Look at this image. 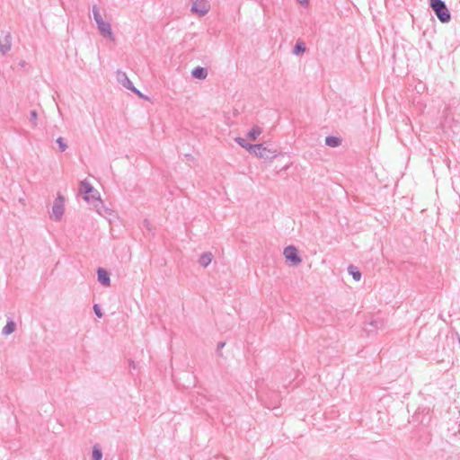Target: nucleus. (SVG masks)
I'll list each match as a JSON object with an SVG mask.
<instances>
[{"label": "nucleus", "instance_id": "9d476101", "mask_svg": "<svg viewBox=\"0 0 460 460\" xmlns=\"http://www.w3.org/2000/svg\"><path fill=\"white\" fill-rule=\"evenodd\" d=\"M1 34L4 35V38H0V52L3 55H5L11 49L12 37L10 32L4 33V31H2Z\"/></svg>", "mask_w": 460, "mask_h": 460}, {"label": "nucleus", "instance_id": "7c9ffc66", "mask_svg": "<svg viewBox=\"0 0 460 460\" xmlns=\"http://www.w3.org/2000/svg\"><path fill=\"white\" fill-rule=\"evenodd\" d=\"M424 419H425V416H424L421 420H420V423H424V421H425V420H424Z\"/></svg>", "mask_w": 460, "mask_h": 460}, {"label": "nucleus", "instance_id": "f03ea898", "mask_svg": "<svg viewBox=\"0 0 460 460\" xmlns=\"http://www.w3.org/2000/svg\"><path fill=\"white\" fill-rule=\"evenodd\" d=\"M79 192L82 193V194H84V200L89 201L92 199L94 201H96L98 204H100L102 206V208H104V210L106 212H108L109 214H111L112 211L111 209H108V208H104V206L102 205V202L100 197H95V195H93V194L92 196H89V194L93 192V187L92 186V184L88 181L84 180V181H80Z\"/></svg>", "mask_w": 460, "mask_h": 460}, {"label": "nucleus", "instance_id": "6ab92c4d", "mask_svg": "<svg viewBox=\"0 0 460 460\" xmlns=\"http://www.w3.org/2000/svg\"><path fill=\"white\" fill-rule=\"evenodd\" d=\"M16 324L13 320H9L2 330L4 335H10L15 331Z\"/></svg>", "mask_w": 460, "mask_h": 460}, {"label": "nucleus", "instance_id": "7ed1b4c3", "mask_svg": "<svg viewBox=\"0 0 460 460\" xmlns=\"http://www.w3.org/2000/svg\"><path fill=\"white\" fill-rule=\"evenodd\" d=\"M280 153L281 152L279 150L276 144L268 142L261 143V159L270 161L277 157Z\"/></svg>", "mask_w": 460, "mask_h": 460}, {"label": "nucleus", "instance_id": "a211bd4d", "mask_svg": "<svg viewBox=\"0 0 460 460\" xmlns=\"http://www.w3.org/2000/svg\"><path fill=\"white\" fill-rule=\"evenodd\" d=\"M348 272L352 277V279L356 281H359L361 279V272L359 269L354 265H349L348 267Z\"/></svg>", "mask_w": 460, "mask_h": 460}, {"label": "nucleus", "instance_id": "f8f14e48", "mask_svg": "<svg viewBox=\"0 0 460 460\" xmlns=\"http://www.w3.org/2000/svg\"><path fill=\"white\" fill-rule=\"evenodd\" d=\"M117 81L123 85L126 89L130 90L133 88V84L128 77L127 74L122 71H118L117 75Z\"/></svg>", "mask_w": 460, "mask_h": 460}, {"label": "nucleus", "instance_id": "1a4fd4ad", "mask_svg": "<svg viewBox=\"0 0 460 460\" xmlns=\"http://www.w3.org/2000/svg\"><path fill=\"white\" fill-rule=\"evenodd\" d=\"M96 24L100 33L103 37L109 38L111 40H114V35L111 31V24L108 22L102 20Z\"/></svg>", "mask_w": 460, "mask_h": 460}, {"label": "nucleus", "instance_id": "c756f323", "mask_svg": "<svg viewBox=\"0 0 460 460\" xmlns=\"http://www.w3.org/2000/svg\"><path fill=\"white\" fill-rule=\"evenodd\" d=\"M419 414H420V412H416V413L413 415V418L418 419Z\"/></svg>", "mask_w": 460, "mask_h": 460}, {"label": "nucleus", "instance_id": "aec40b11", "mask_svg": "<svg viewBox=\"0 0 460 460\" xmlns=\"http://www.w3.org/2000/svg\"><path fill=\"white\" fill-rule=\"evenodd\" d=\"M92 457H93V460H102V452L101 447L98 445L93 446Z\"/></svg>", "mask_w": 460, "mask_h": 460}, {"label": "nucleus", "instance_id": "bb28decb", "mask_svg": "<svg viewBox=\"0 0 460 460\" xmlns=\"http://www.w3.org/2000/svg\"><path fill=\"white\" fill-rule=\"evenodd\" d=\"M225 342L224 341H221L217 344V351H220L224 347H225Z\"/></svg>", "mask_w": 460, "mask_h": 460}, {"label": "nucleus", "instance_id": "39448f33", "mask_svg": "<svg viewBox=\"0 0 460 460\" xmlns=\"http://www.w3.org/2000/svg\"><path fill=\"white\" fill-rule=\"evenodd\" d=\"M64 202H65L64 197L62 195L58 194V197L56 198V199L54 200V203L52 206L51 217L55 221H59L64 215V211H65Z\"/></svg>", "mask_w": 460, "mask_h": 460}, {"label": "nucleus", "instance_id": "c85d7f7f", "mask_svg": "<svg viewBox=\"0 0 460 460\" xmlns=\"http://www.w3.org/2000/svg\"><path fill=\"white\" fill-rule=\"evenodd\" d=\"M144 225H146V226H149V222H148V220H146H146H144Z\"/></svg>", "mask_w": 460, "mask_h": 460}, {"label": "nucleus", "instance_id": "ddd939ff", "mask_svg": "<svg viewBox=\"0 0 460 460\" xmlns=\"http://www.w3.org/2000/svg\"><path fill=\"white\" fill-rule=\"evenodd\" d=\"M383 322L379 319H374L365 328L366 332L369 335L375 333L379 328L383 326Z\"/></svg>", "mask_w": 460, "mask_h": 460}, {"label": "nucleus", "instance_id": "9b49d317", "mask_svg": "<svg viewBox=\"0 0 460 460\" xmlns=\"http://www.w3.org/2000/svg\"><path fill=\"white\" fill-rule=\"evenodd\" d=\"M97 279L98 281L104 287H109L111 285L110 274L106 270L102 268H98Z\"/></svg>", "mask_w": 460, "mask_h": 460}, {"label": "nucleus", "instance_id": "412c9836", "mask_svg": "<svg viewBox=\"0 0 460 460\" xmlns=\"http://www.w3.org/2000/svg\"><path fill=\"white\" fill-rule=\"evenodd\" d=\"M92 12H93V19H94L96 23L101 22L102 20H103L102 15H101V13H100V10H99L97 5H93V6Z\"/></svg>", "mask_w": 460, "mask_h": 460}, {"label": "nucleus", "instance_id": "a878e982", "mask_svg": "<svg viewBox=\"0 0 460 460\" xmlns=\"http://www.w3.org/2000/svg\"><path fill=\"white\" fill-rule=\"evenodd\" d=\"M129 91L133 92L134 93H136L137 95H138L139 97L141 98H144V99H147L146 96H145L139 90H137L134 85H133V88L130 89Z\"/></svg>", "mask_w": 460, "mask_h": 460}, {"label": "nucleus", "instance_id": "f3484780", "mask_svg": "<svg viewBox=\"0 0 460 460\" xmlns=\"http://www.w3.org/2000/svg\"><path fill=\"white\" fill-rule=\"evenodd\" d=\"M341 144V138L335 136H328L325 137V145L330 147H338Z\"/></svg>", "mask_w": 460, "mask_h": 460}, {"label": "nucleus", "instance_id": "20e7f679", "mask_svg": "<svg viewBox=\"0 0 460 460\" xmlns=\"http://www.w3.org/2000/svg\"><path fill=\"white\" fill-rule=\"evenodd\" d=\"M283 254L286 258V261L289 262L290 265L296 266L302 261V258L298 253V250L294 245L287 246L284 249Z\"/></svg>", "mask_w": 460, "mask_h": 460}, {"label": "nucleus", "instance_id": "2eb2a0df", "mask_svg": "<svg viewBox=\"0 0 460 460\" xmlns=\"http://www.w3.org/2000/svg\"><path fill=\"white\" fill-rule=\"evenodd\" d=\"M213 259V254L209 252L202 253L199 258V263L200 266L206 268L209 265Z\"/></svg>", "mask_w": 460, "mask_h": 460}, {"label": "nucleus", "instance_id": "2f4dec72", "mask_svg": "<svg viewBox=\"0 0 460 460\" xmlns=\"http://www.w3.org/2000/svg\"><path fill=\"white\" fill-rule=\"evenodd\" d=\"M97 212H98L99 214H102V211H101V209H100V208H97Z\"/></svg>", "mask_w": 460, "mask_h": 460}, {"label": "nucleus", "instance_id": "4be33fe9", "mask_svg": "<svg viewBox=\"0 0 460 460\" xmlns=\"http://www.w3.org/2000/svg\"><path fill=\"white\" fill-rule=\"evenodd\" d=\"M259 136V128L257 126H254L248 133L247 137L250 140H255L257 137Z\"/></svg>", "mask_w": 460, "mask_h": 460}, {"label": "nucleus", "instance_id": "5701e85b", "mask_svg": "<svg viewBox=\"0 0 460 460\" xmlns=\"http://www.w3.org/2000/svg\"><path fill=\"white\" fill-rule=\"evenodd\" d=\"M56 142L58 145L60 152H65L67 148V145L66 144L64 138L59 137L56 139Z\"/></svg>", "mask_w": 460, "mask_h": 460}, {"label": "nucleus", "instance_id": "f257e3e1", "mask_svg": "<svg viewBox=\"0 0 460 460\" xmlns=\"http://www.w3.org/2000/svg\"><path fill=\"white\" fill-rule=\"evenodd\" d=\"M429 6L440 22L447 23L450 22L451 13L443 0H429Z\"/></svg>", "mask_w": 460, "mask_h": 460}, {"label": "nucleus", "instance_id": "6e6552de", "mask_svg": "<svg viewBox=\"0 0 460 460\" xmlns=\"http://www.w3.org/2000/svg\"><path fill=\"white\" fill-rule=\"evenodd\" d=\"M235 141L243 148H245L250 154H253L256 156L259 155V144H250L246 138L237 137Z\"/></svg>", "mask_w": 460, "mask_h": 460}, {"label": "nucleus", "instance_id": "dca6fc26", "mask_svg": "<svg viewBox=\"0 0 460 460\" xmlns=\"http://www.w3.org/2000/svg\"><path fill=\"white\" fill-rule=\"evenodd\" d=\"M305 50H306L305 43L303 40H298L293 48L292 53L296 56H299V55L304 54L305 52Z\"/></svg>", "mask_w": 460, "mask_h": 460}, {"label": "nucleus", "instance_id": "b1692460", "mask_svg": "<svg viewBox=\"0 0 460 460\" xmlns=\"http://www.w3.org/2000/svg\"><path fill=\"white\" fill-rule=\"evenodd\" d=\"M30 119L32 122L33 126L36 127L37 126V119H38L37 111H35V110L31 111V112H30Z\"/></svg>", "mask_w": 460, "mask_h": 460}, {"label": "nucleus", "instance_id": "4468645a", "mask_svg": "<svg viewBox=\"0 0 460 460\" xmlns=\"http://www.w3.org/2000/svg\"><path fill=\"white\" fill-rule=\"evenodd\" d=\"M191 75L196 79L204 80L208 76V69L202 66H196L192 69Z\"/></svg>", "mask_w": 460, "mask_h": 460}, {"label": "nucleus", "instance_id": "473e14b6", "mask_svg": "<svg viewBox=\"0 0 460 460\" xmlns=\"http://www.w3.org/2000/svg\"><path fill=\"white\" fill-rule=\"evenodd\" d=\"M301 2H302V3H304V2H305V3H307V2H308V0H302Z\"/></svg>", "mask_w": 460, "mask_h": 460}, {"label": "nucleus", "instance_id": "423d86ee", "mask_svg": "<svg viewBox=\"0 0 460 460\" xmlns=\"http://www.w3.org/2000/svg\"><path fill=\"white\" fill-rule=\"evenodd\" d=\"M210 10V4L207 0H195L192 2L190 11L199 16L206 15Z\"/></svg>", "mask_w": 460, "mask_h": 460}, {"label": "nucleus", "instance_id": "cd10ccee", "mask_svg": "<svg viewBox=\"0 0 460 460\" xmlns=\"http://www.w3.org/2000/svg\"><path fill=\"white\" fill-rule=\"evenodd\" d=\"M129 367L133 368V369L136 368V364H135V362L133 360H129Z\"/></svg>", "mask_w": 460, "mask_h": 460}, {"label": "nucleus", "instance_id": "0eeeda50", "mask_svg": "<svg viewBox=\"0 0 460 460\" xmlns=\"http://www.w3.org/2000/svg\"><path fill=\"white\" fill-rule=\"evenodd\" d=\"M280 400V394L279 392L272 391L268 394L267 399L263 401V404L268 409L278 410Z\"/></svg>", "mask_w": 460, "mask_h": 460}, {"label": "nucleus", "instance_id": "393cba45", "mask_svg": "<svg viewBox=\"0 0 460 460\" xmlns=\"http://www.w3.org/2000/svg\"><path fill=\"white\" fill-rule=\"evenodd\" d=\"M93 311H94L95 315H96L98 318L102 317V312L101 307L99 306V305L95 304V305H93Z\"/></svg>", "mask_w": 460, "mask_h": 460}]
</instances>
